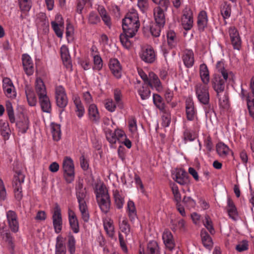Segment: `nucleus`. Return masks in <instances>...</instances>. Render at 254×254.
<instances>
[{
	"mask_svg": "<svg viewBox=\"0 0 254 254\" xmlns=\"http://www.w3.org/2000/svg\"><path fill=\"white\" fill-rule=\"evenodd\" d=\"M140 26L138 13L135 10L128 12L123 19L122 27L123 33L120 36V41L123 46L127 49L131 46L129 38L136 34Z\"/></svg>",
	"mask_w": 254,
	"mask_h": 254,
	"instance_id": "nucleus-1",
	"label": "nucleus"
},
{
	"mask_svg": "<svg viewBox=\"0 0 254 254\" xmlns=\"http://www.w3.org/2000/svg\"><path fill=\"white\" fill-rule=\"evenodd\" d=\"M35 90L39 97L42 110L44 112L50 113L52 110L51 102L47 95L45 85L41 78H37L36 80Z\"/></svg>",
	"mask_w": 254,
	"mask_h": 254,
	"instance_id": "nucleus-2",
	"label": "nucleus"
},
{
	"mask_svg": "<svg viewBox=\"0 0 254 254\" xmlns=\"http://www.w3.org/2000/svg\"><path fill=\"white\" fill-rule=\"evenodd\" d=\"M98 205L102 212L107 213L111 207V199L106 187L100 186L95 191Z\"/></svg>",
	"mask_w": 254,
	"mask_h": 254,
	"instance_id": "nucleus-3",
	"label": "nucleus"
},
{
	"mask_svg": "<svg viewBox=\"0 0 254 254\" xmlns=\"http://www.w3.org/2000/svg\"><path fill=\"white\" fill-rule=\"evenodd\" d=\"M234 76V73H230L229 75H226L224 73L223 75L214 74L211 80V84L217 95L219 96L223 93L224 91L225 83L227 81L232 80Z\"/></svg>",
	"mask_w": 254,
	"mask_h": 254,
	"instance_id": "nucleus-4",
	"label": "nucleus"
},
{
	"mask_svg": "<svg viewBox=\"0 0 254 254\" xmlns=\"http://www.w3.org/2000/svg\"><path fill=\"white\" fill-rule=\"evenodd\" d=\"M25 176L20 171L16 172L12 181V187L14 198L20 206L21 200L23 197L22 185L24 183Z\"/></svg>",
	"mask_w": 254,
	"mask_h": 254,
	"instance_id": "nucleus-5",
	"label": "nucleus"
},
{
	"mask_svg": "<svg viewBox=\"0 0 254 254\" xmlns=\"http://www.w3.org/2000/svg\"><path fill=\"white\" fill-rule=\"evenodd\" d=\"M64 177L67 183H71L74 179V165L73 160L68 156L64 158L63 162Z\"/></svg>",
	"mask_w": 254,
	"mask_h": 254,
	"instance_id": "nucleus-6",
	"label": "nucleus"
},
{
	"mask_svg": "<svg viewBox=\"0 0 254 254\" xmlns=\"http://www.w3.org/2000/svg\"><path fill=\"white\" fill-rule=\"evenodd\" d=\"M195 91L198 101L202 104H207L209 102V87L207 84H197L195 86Z\"/></svg>",
	"mask_w": 254,
	"mask_h": 254,
	"instance_id": "nucleus-7",
	"label": "nucleus"
},
{
	"mask_svg": "<svg viewBox=\"0 0 254 254\" xmlns=\"http://www.w3.org/2000/svg\"><path fill=\"white\" fill-rule=\"evenodd\" d=\"M55 98L57 105L63 110L66 107L68 103V99L64 88L59 85L55 88Z\"/></svg>",
	"mask_w": 254,
	"mask_h": 254,
	"instance_id": "nucleus-8",
	"label": "nucleus"
},
{
	"mask_svg": "<svg viewBox=\"0 0 254 254\" xmlns=\"http://www.w3.org/2000/svg\"><path fill=\"white\" fill-rule=\"evenodd\" d=\"M6 221L9 229L14 233L19 230V223L16 213L13 210H8L6 213Z\"/></svg>",
	"mask_w": 254,
	"mask_h": 254,
	"instance_id": "nucleus-9",
	"label": "nucleus"
},
{
	"mask_svg": "<svg viewBox=\"0 0 254 254\" xmlns=\"http://www.w3.org/2000/svg\"><path fill=\"white\" fill-rule=\"evenodd\" d=\"M52 220L55 232L57 234L60 233L63 228V219L61 210L59 206H56L54 208L52 216Z\"/></svg>",
	"mask_w": 254,
	"mask_h": 254,
	"instance_id": "nucleus-10",
	"label": "nucleus"
},
{
	"mask_svg": "<svg viewBox=\"0 0 254 254\" xmlns=\"http://www.w3.org/2000/svg\"><path fill=\"white\" fill-rule=\"evenodd\" d=\"M183 13L181 18L182 26L185 30H190L192 27L193 23L192 11L190 8L186 7Z\"/></svg>",
	"mask_w": 254,
	"mask_h": 254,
	"instance_id": "nucleus-11",
	"label": "nucleus"
},
{
	"mask_svg": "<svg viewBox=\"0 0 254 254\" xmlns=\"http://www.w3.org/2000/svg\"><path fill=\"white\" fill-rule=\"evenodd\" d=\"M173 179L181 185L188 184L189 182V176L184 169H177L175 173L172 174Z\"/></svg>",
	"mask_w": 254,
	"mask_h": 254,
	"instance_id": "nucleus-12",
	"label": "nucleus"
},
{
	"mask_svg": "<svg viewBox=\"0 0 254 254\" xmlns=\"http://www.w3.org/2000/svg\"><path fill=\"white\" fill-rule=\"evenodd\" d=\"M228 32L234 49L240 50L241 46V40L237 29L234 26H231L229 28Z\"/></svg>",
	"mask_w": 254,
	"mask_h": 254,
	"instance_id": "nucleus-13",
	"label": "nucleus"
},
{
	"mask_svg": "<svg viewBox=\"0 0 254 254\" xmlns=\"http://www.w3.org/2000/svg\"><path fill=\"white\" fill-rule=\"evenodd\" d=\"M109 67L113 75L117 79H120L122 74V66L117 59L110 60Z\"/></svg>",
	"mask_w": 254,
	"mask_h": 254,
	"instance_id": "nucleus-14",
	"label": "nucleus"
},
{
	"mask_svg": "<svg viewBox=\"0 0 254 254\" xmlns=\"http://www.w3.org/2000/svg\"><path fill=\"white\" fill-rule=\"evenodd\" d=\"M170 227L174 232H185L187 229L186 221L181 218L171 219Z\"/></svg>",
	"mask_w": 254,
	"mask_h": 254,
	"instance_id": "nucleus-15",
	"label": "nucleus"
},
{
	"mask_svg": "<svg viewBox=\"0 0 254 254\" xmlns=\"http://www.w3.org/2000/svg\"><path fill=\"white\" fill-rule=\"evenodd\" d=\"M75 193L78 204L86 203L85 198L86 196V189L81 181L77 182L75 185Z\"/></svg>",
	"mask_w": 254,
	"mask_h": 254,
	"instance_id": "nucleus-16",
	"label": "nucleus"
},
{
	"mask_svg": "<svg viewBox=\"0 0 254 254\" xmlns=\"http://www.w3.org/2000/svg\"><path fill=\"white\" fill-rule=\"evenodd\" d=\"M89 120L93 124H99L100 122V116L97 106L94 104H90L88 109Z\"/></svg>",
	"mask_w": 254,
	"mask_h": 254,
	"instance_id": "nucleus-17",
	"label": "nucleus"
},
{
	"mask_svg": "<svg viewBox=\"0 0 254 254\" xmlns=\"http://www.w3.org/2000/svg\"><path fill=\"white\" fill-rule=\"evenodd\" d=\"M3 89L8 98H14L16 97L15 88L12 81L9 78H4L3 79Z\"/></svg>",
	"mask_w": 254,
	"mask_h": 254,
	"instance_id": "nucleus-18",
	"label": "nucleus"
},
{
	"mask_svg": "<svg viewBox=\"0 0 254 254\" xmlns=\"http://www.w3.org/2000/svg\"><path fill=\"white\" fill-rule=\"evenodd\" d=\"M140 58L145 63L151 64L156 60V54L152 47H148L142 50L140 54Z\"/></svg>",
	"mask_w": 254,
	"mask_h": 254,
	"instance_id": "nucleus-19",
	"label": "nucleus"
},
{
	"mask_svg": "<svg viewBox=\"0 0 254 254\" xmlns=\"http://www.w3.org/2000/svg\"><path fill=\"white\" fill-rule=\"evenodd\" d=\"M186 114L189 121L194 120L196 116V110L191 98H188L186 101Z\"/></svg>",
	"mask_w": 254,
	"mask_h": 254,
	"instance_id": "nucleus-20",
	"label": "nucleus"
},
{
	"mask_svg": "<svg viewBox=\"0 0 254 254\" xmlns=\"http://www.w3.org/2000/svg\"><path fill=\"white\" fill-rule=\"evenodd\" d=\"M22 64L26 73L30 75L34 72L33 63L31 58L28 54H23L22 56Z\"/></svg>",
	"mask_w": 254,
	"mask_h": 254,
	"instance_id": "nucleus-21",
	"label": "nucleus"
},
{
	"mask_svg": "<svg viewBox=\"0 0 254 254\" xmlns=\"http://www.w3.org/2000/svg\"><path fill=\"white\" fill-rule=\"evenodd\" d=\"M68 216L70 228L74 233H78L79 231V223L75 212L69 209Z\"/></svg>",
	"mask_w": 254,
	"mask_h": 254,
	"instance_id": "nucleus-22",
	"label": "nucleus"
},
{
	"mask_svg": "<svg viewBox=\"0 0 254 254\" xmlns=\"http://www.w3.org/2000/svg\"><path fill=\"white\" fill-rule=\"evenodd\" d=\"M163 242L166 248L172 250L175 246V241L172 233L168 230H165L162 235Z\"/></svg>",
	"mask_w": 254,
	"mask_h": 254,
	"instance_id": "nucleus-23",
	"label": "nucleus"
},
{
	"mask_svg": "<svg viewBox=\"0 0 254 254\" xmlns=\"http://www.w3.org/2000/svg\"><path fill=\"white\" fill-rule=\"evenodd\" d=\"M147 84L150 87L155 88L158 92L161 91L163 89V86L160 79L157 75L153 72L149 73V80Z\"/></svg>",
	"mask_w": 254,
	"mask_h": 254,
	"instance_id": "nucleus-24",
	"label": "nucleus"
},
{
	"mask_svg": "<svg viewBox=\"0 0 254 254\" xmlns=\"http://www.w3.org/2000/svg\"><path fill=\"white\" fill-rule=\"evenodd\" d=\"M226 209L230 218L233 220H236L238 215L237 209L233 200L230 198H227Z\"/></svg>",
	"mask_w": 254,
	"mask_h": 254,
	"instance_id": "nucleus-25",
	"label": "nucleus"
},
{
	"mask_svg": "<svg viewBox=\"0 0 254 254\" xmlns=\"http://www.w3.org/2000/svg\"><path fill=\"white\" fill-rule=\"evenodd\" d=\"M98 11L99 13L102 21L104 24L109 29H111L112 26V18L105 7L103 6H99Z\"/></svg>",
	"mask_w": 254,
	"mask_h": 254,
	"instance_id": "nucleus-26",
	"label": "nucleus"
},
{
	"mask_svg": "<svg viewBox=\"0 0 254 254\" xmlns=\"http://www.w3.org/2000/svg\"><path fill=\"white\" fill-rule=\"evenodd\" d=\"M208 17L207 13L204 10L201 11L197 16V24L199 31H204L208 24Z\"/></svg>",
	"mask_w": 254,
	"mask_h": 254,
	"instance_id": "nucleus-27",
	"label": "nucleus"
},
{
	"mask_svg": "<svg viewBox=\"0 0 254 254\" xmlns=\"http://www.w3.org/2000/svg\"><path fill=\"white\" fill-rule=\"evenodd\" d=\"M74 104L75 106V112L79 118H81L85 114L84 107L81 101L80 97L77 95H74L72 97Z\"/></svg>",
	"mask_w": 254,
	"mask_h": 254,
	"instance_id": "nucleus-28",
	"label": "nucleus"
},
{
	"mask_svg": "<svg viewBox=\"0 0 254 254\" xmlns=\"http://www.w3.org/2000/svg\"><path fill=\"white\" fill-rule=\"evenodd\" d=\"M185 65L187 68L191 67L194 64V54L192 50H187L182 57Z\"/></svg>",
	"mask_w": 254,
	"mask_h": 254,
	"instance_id": "nucleus-29",
	"label": "nucleus"
},
{
	"mask_svg": "<svg viewBox=\"0 0 254 254\" xmlns=\"http://www.w3.org/2000/svg\"><path fill=\"white\" fill-rule=\"evenodd\" d=\"M2 240L7 244L8 249L11 254H14V244L13 242V238L9 231H7L5 233L0 235Z\"/></svg>",
	"mask_w": 254,
	"mask_h": 254,
	"instance_id": "nucleus-30",
	"label": "nucleus"
},
{
	"mask_svg": "<svg viewBox=\"0 0 254 254\" xmlns=\"http://www.w3.org/2000/svg\"><path fill=\"white\" fill-rule=\"evenodd\" d=\"M127 212L130 221L133 223L135 219L137 218V211L135 204L133 201L129 200L127 204Z\"/></svg>",
	"mask_w": 254,
	"mask_h": 254,
	"instance_id": "nucleus-31",
	"label": "nucleus"
},
{
	"mask_svg": "<svg viewBox=\"0 0 254 254\" xmlns=\"http://www.w3.org/2000/svg\"><path fill=\"white\" fill-rule=\"evenodd\" d=\"M113 193L116 207L118 209H122L125 202L124 196L123 195L122 192L115 190H113Z\"/></svg>",
	"mask_w": 254,
	"mask_h": 254,
	"instance_id": "nucleus-32",
	"label": "nucleus"
},
{
	"mask_svg": "<svg viewBox=\"0 0 254 254\" xmlns=\"http://www.w3.org/2000/svg\"><path fill=\"white\" fill-rule=\"evenodd\" d=\"M66 250L65 245L64 243L63 238L59 236L56 238L55 245V254H66Z\"/></svg>",
	"mask_w": 254,
	"mask_h": 254,
	"instance_id": "nucleus-33",
	"label": "nucleus"
},
{
	"mask_svg": "<svg viewBox=\"0 0 254 254\" xmlns=\"http://www.w3.org/2000/svg\"><path fill=\"white\" fill-rule=\"evenodd\" d=\"M165 11L159 8H154V17L156 23L160 25H164L165 23Z\"/></svg>",
	"mask_w": 254,
	"mask_h": 254,
	"instance_id": "nucleus-34",
	"label": "nucleus"
},
{
	"mask_svg": "<svg viewBox=\"0 0 254 254\" xmlns=\"http://www.w3.org/2000/svg\"><path fill=\"white\" fill-rule=\"evenodd\" d=\"M0 132L4 140L9 139L10 130L8 123L2 120H0Z\"/></svg>",
	"mask_w": 254,
	"mask_h": 254,
	"instance_id": "nucleus-35",
	"label": "nucleus"
},
{
	"mask_svg": "<svg viewBox=\"0 0 254 254\" xmlns=\"http://www.w3.org/2000/svg\"><path fill=\"white\" fill-rule=\"evenodd\" d=\"M61 55L64 64L67 67L71 66L70 57L67 48L65 46L61 48Z\"/></svg>",
	"mask_w": 254,
	"mask_h": 254,
	"instance_id": "nucleus-36",
	"label": "nucleus"
},
{
	"mask_svg": "<svg viewBox=\"0 0 254 254\" xmlns=\"http://www.w3.org/2000/svg\"><path fill=\"white\" fill-rule=\"evenodd\" d=\"M221 14L224 19V24L226 25V19H228L231 14V5L227 2H224L221 6Z\"/></svg>",
	"mask_w": 254,
	"mask_h": 254,
	"instance_id": "nucleus-37",
	"label": "nucleus"
},
{
	"mask_svg": "<svg viewBox=\"0 0 254 254\" xmlns=\"http://www.w3.org/2000/svg\"><path fill=\"white\" fill-rule=\"evenodd\" d=\"M199 73L201 79L204 84H208L209 82V73L207 66L205 64H200Z\"/></svg>",
	"mask_w": 254,
	"mask_h": 254,
	"instance_id": "nucleus-38",
	"label": "nucleus"
},
{
	"mask_svg": "<svg viewBox=\"0 0 254 254\" xmlns=\"http://www.w3.org/2000/svg\"><path fill=\"white\" fill-rule=\"evenodd\" d=\"M139 254H144L140 251ZM145 254H160L159 248L157 243L155 241H150L147 245Z\"/></svg>",
	"mask_w": 254,
	"mask_h": 254,
	"instance_id": "nucleus-39",
	"label": "nucleus"
},
{
	"mask_svg": "<svg viewBox=\"0 0 254 254\" xmlns=\"http://www.w3.org/2000/svg\"><path fill=\"white\" fill-rule=\"evenodd\" d=\"M200 236L204 246L208 249H210L213 244L212 240L205 229L201 230Z\"/></svg>",
	"mask_w": 254,
	"mask_h": 254,
	"instance_id": "nucleus-40",
	"label": "nucleus"
},
{
	"mask_svg": "<svg viewBox=\"0 0 254 254\" xmlns=\"http://www.w3.org/2000/svg\"><path fill=\"white\" fill-rule=\"evenodd\" d=\"M230 151L228 146L223 142H219L216 145V151L221 157H225Z\"/></svg>",
	"mask_w": 254,
	"mask_h": 254,
	"instance_id": "nucleus-41",
	"label": "nucleus"
},
{
	"mask_svg": "<svg viewBox=\"0 0 254 254\" xmlns=\"http://www.w3.org/2000/svg\"><path fill=\"white\" fill-rule=\"evenodd\" d=\"M149 87L147 84H144L138 90V93L142 100H146L150 97L151 91Z\"/></svg>",
	"mask_w": 254,
	"mask_h": 254,
	"instance_id": "nucleus-42",
	"label": "nucleus"
},
{
	"mask_svg": "<svg viewBox=\"0 0 254 254\" xmlns=\"http://www.w3.org/2000/svg\"><path fill=\"white\" fill-rule=\"evenodd\" d=\"M16 126L19 129V131L22 133L26 132L29 127V121L27 117H24L21 121L16 123Z\"/></svg>",
	"mask_w": 254,
	"mask_h": 254,
	"instance_id": "nucleus-43",
	"label": "nucleus"
},
{
	"mask_svg": "<svg viewBox=\"0 0 254 254\" xmlns=\"http://www.w3.org/2000/svg\"><path fill=\"white\" fill-rule=\"evenodd\" d=\"M51 127L53 139L55 141H59L61 139V136L60 125L55 123H52Z\"/></svg>",
	"mask_w": 254,
	"mask_h": 254,
	"instance_id": "nucleus-44",
	"label": "nucleus"
},
{
	"mask_svg": "<svg viewBox=\"0 0 254 254\" xmlns=\"http://www.w3.org/2000/svg\"><path fill=\"white\" fill-rule=\"evenodd\" d=\"M153 101L155 106L161 111L166 110L163 99L159 94H153Z\"/></svg>",
	"mask_w": 254,
	"mask_h": 254,
	"instance_id": "nucleus-45",
	"label": "nucleus"
},
{
	"mask_svg": "<svg viewBox=\"0 0 254 254\" xmlns=\"http://www.w3.org/2000/svg\"><path fill=\"white\" fill-rule=\"evenodd\" d=\"M36 23L39 27H41L43 29L49 26V22L46 14L42 12L38 14Z\"/></svg>",
	"mask_w": 254,
	"mask_h": 254,
	"instance_id": "nucleus-46",
	"label": "nucleus"
},
{
	"mask_svg": "<svg viewBox=\"0 0 254 254\" xmlns=\"http://www.w3.org/2000/svg\"><path fill=\"white\" fill-rule=\"evenodd\" d=\"M51 26L56 35L59 38H62L63 35V23H58L53 21L51 22Z\"/></svg>",
	"mask_w": 254,
	"mask_h": 254,
	"instance_id": "nucleus-47",
	"label": "nucleus"
},
{
	"mask_svg": "<svg viewBox=\"0 0 254 254\" xmlns=\"http://www.w3.org/2000/svg\"><path fill=\"white\" fill-rule=\"evenodd\" d=\"M75 243L76 241L74 237L71 234H69L67 236V246L68 251L70 254H74L75 252Z\"/></svg>",
	"mask_w": 254,
	"mask_h": 254,
	"instance_id": "nucleus-48",
	"label": "nucleus"
},
{
	"mask_svg": "<svg viewBox=\"0 0 254 254\" xmlns=\"http://www.w3.org/2000/svg\"><path fill=\"white\" fill-rule=\"evenodd\" d=\"M27 100L28 104L30 106H35L37 103V98L33 90L30 89H27L25 90Z\"/></svg>",
	"mask_w": 254,
	"mask_h": 254,
	"instance_id": "nucleus-49",
	"label": "nucleus"
},
{
	"mask_svg": "<svg viewBox=\"0 0 254 254\" xmlns=\"http://www.w3.org/2000/svg\"><path fill=\"white\" fill-rule=\"evenodd\" d=\"M78 207L82 220L85 222H87L89 220L90 215L86 203L78 204Z\"/></svg>",
	"mask_w": 254,
	"mask_h": 254,
	"instance_id": "nucleus-50",
	"label": "nucleus"
},
{
	"mask_svg": "<svg viewBox=\"0 0 254 254\" xmlns=\"http://www.w3.org/2000/svg\"><path fill=\"white\" fill-rule=\"evenodd\" d=\"M114 98L117 106L120 109H123L124 108V104L122 100L123 95L120 89H115L114 90Z\"/></svg>",
	"mask_w": 254,
	"mask_h": 254,
	"instance_id": "nucleus-51",
	"label": "nucleus"
},
{
	"mask_svg": "<svg viewBox=\"0 0 254 254\" xmlns=\"http://www.w3.org/2000/svg\"><path fill=\"white\" fill-rule=\"evenodd\" d=\"M216 68L217 72L215 74L223 75V73L226 75H229L230 73H233L232 71L226 69L224 67V64L223 61H218L216 64Z\"/></svg>",
	"mask_w": 254,
	"mask_h": 254,
	"instance_id": "nucleus-52",
	"label": "nucleus"
},
{
	"mask_svg": "<svg viewBox=\"0 0 254 254\" xmlns=\"http://www.w3.org/2000/svg\"><path fill=\"white\" fill-rule=\"evenodd\" d=\"M170 188L174 195V200L176 203L181 202V195L178 186L175 183H172L170 184Z\"/></svg>",
	"mask_w": 254,
	"mask_h": 254,
	"instance_id": "nucleus-53",
	"label": "nucleus"
},
{
	"mask_svg": "<svg viewBox=\"0 0 254 254\" xmlns=\"http://www.w3.org/2000/svg\"><path fill=\"white\" fill-rule=\"evenodd\" d=\"M163 115L162 116V126L164 127H168L171 121V116L170 112L167 110L162 111Z\"/></svg>",
	"mask_w": 254,
	"mask_h": 254,
	"instance_id": "nucleus-54",
	"label": "nucleus"
},
{
	"mask_svg": "<svg viewBox=\"0 0 254 254\" xmlns=\"http://www.w3.org/2000/svg\"><path fill=\"white\" fill-rule=\"evenodd\" d=\"M92 57L93 58L94 66L93 69L98 71L100 70L103 67V61L99 54H92Z\"/></svg>",
	"mask_w": 254,
	"mask_h": 254,
	"instance_id": "nucleus-55",
	"label": "nucleus"
},
{
	"mask_svg": "<svg viewBox=\"0 0 254 254\" xmlns=\"http://www.w3.org/2000/svg\"><path fill=\"white\" fill-rule=\"evenodd\" d=\"M168 45L170 49L175 47L177 44V40L175 33L173 31H170L167 33Z\"/></svg>",
	"mask_w": 254,
	"mask_h": 254,
	"instance_id": "nucleus-56",
	"label": "nucleus"
},
{
	"mask_svg": "<svg viewBox=\"0 0 254 254\" xmlns=\"http://www.w3.org/2000/svg\"><path fill=\"white\" fill-rule=\"evenodd\" d=\"M164 25H160L159 24L155 22L150 26V32L154 37H157L160 35L161 29Z\"/></svg>",
	"mask_w": 254,
	"mask_h": 254,
	"instance_id": "nucleus-57",
	"label": "nucleus"
},
{
	"mask_svg": "<svg viewBox=\"0 0 254 254\" xmlns=\"http://www.w3.org/2000/svg\"><path fill=\"white\" fill-rule=\"evenodd\" d=\"M217 98L219 99V103L221 107L223 108H226L228 107V97L227 93L224 91L220 95H217Z\"/></svg>",
	"mask_w": 254,
	"mask_h": 254,
	"instance_id": "nucleus-58",
	"label": "nucleus"
},
{
	"mask_svg": "<svg viewBox=\"0 0 254 254\" xmlns=\"http://www.w3.org/2000/svg\"><path fill=\"white\" fill-rule=\"evenodd\" d=\"M137 6L143 13H146L149 7L148 0H137Z\"/></svg>",
	"mask_w": 254,
	"mask_h": 254,
	"instance_id": "nucleus-59",
	"label": "nucleus"
},
{
	"mask_svg": "<svg viewBox=\"0 0 254 254\" xmlns=\"http://www.w3.org/2000/svg\"><path fill=\"white\" fill-rule=\"evenodd\" d=\"M106 139L111 144L112 147H116L115 144L116 143L118 138L116 136V134L114 132L110 131L106 133Z\"/></svg>",
	"mask_w": 254,
	"mask_h": 254,
	"instance_id": "nucleus-60",
	"label": "nucleus"
},
{
	"mask_svg": "<svg viewBox=\"0 0 254 254\" xmlns=\"http://www.w3.org/2000/svg\"><path fill=\"white\" fill-rule=\"evenodd\" d=\"M203 225L211 234L213 235L215 233V230L212 225V222L208 216L205 217L203 220Z\"/></svg>",
	"mask_w": 254,
	"mask_h": 254,
	"instance_id": "nucleus-61",
	"label": "nucleus"
},
{
	"mask_svg": "<svg viewBox=\"0 0 254 254\" xmlns=\"http://www.w3.org/2000/svg\"><path fill=\"white\" fill-rule=\"evenodd\" d=\"M203 225L211 234L213 235L215 233V230L212 225V222L208 216L205 217L203 220Z\"/></svg>",
	"mask_w": 254,
	"mask_h": 254,
	"instance_id": "nucleus-62",
	"label": "nucleus"
},
{
	"mask_svg": "<svg viewBox=\"0 0 254 254\" xmlns=\"http://www.w3.org/2000/svg\"><path fill=\"white\" fill-rule=\"evenodd\" d=\"M20 8L22 11H28L31 7L30 0H19Z\"/></svg>",
	"mask_w": 254,
	"mask_h": 254,
	"instance_id": "nucleus-63",
	"label": "nucleus"
},
{
	"mask_svg": "<svg viewBox=\"0 0 254 254\" xmlns=\"http://www.w3.org/2000/svg\"><path fill=\"white\" fill-rule=\"evenodd\" d=\"M120 228L121 231L127 235L130 231V228L127 219H124L120 224Z\"/></svg>",
	"mask_w": 254,
	"mask_h": 254,
	"instance_id": "nucleus-64",
	"label": "nucleus"
}]
</instances>
